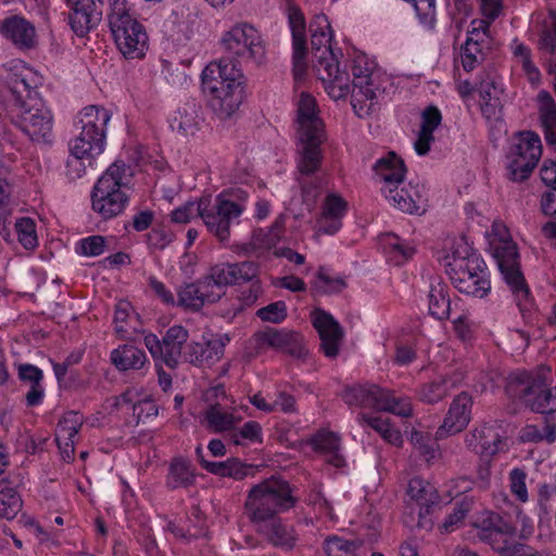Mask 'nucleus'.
Returning a JSON list of instances; mask_svg holds the SVG:
<instances>
[{"label": "nucleus", "instance_id": "f257e3e1", "mask_svg": "<svg viewBox=\"0 0 556 556\" xmlns=\"http://www.w3.org/2000/svg\"><path fill=\"white\" fill-rule=\"evenodd\" d=\"M295 503L289 482L270 477L250 489L244 509L258 533L275 546L290 549L295 545L296 535L292 527L281 522L278 514L292 508Z\"/></svg>", "mask_w": 556, "mask_h": 556}, {"label": "nucleus", "instance_id": "f03ea898", "mask_svg": "<svg viewBox=\"0 0 556 556\" xmlns=\"http://www.w3.org/2000/svg\"><path fill=\"white\" fill-rule=\"evenodd\" d=\"M243 74L228 58L211 62L202 72V88L210 96V105L220 117H230L243 100Z\"/></svg>", "mask_w": 556, "mask_h": 556}, {"label": "nucleus", "instance_id": "7ed1b4c3", "mask_svg": "<svg viewBox=\"0 0 556 556\" xmlns=\"http://www.w3.org/2000/svg\"><path fill=\"white\" fill-rule=\"evenodd\" d=\"M311 43L313 68L325 84L328 94L334 99H343L350 93V77L339 68V62L331 49V29L325 14L316 15L311 24Z\"/></svg>", "mask_w": 556, "mask_h": 556}, {"label": "nucleus", "instance_id": "20e7f679", "mask_svg": "<svg viewBox=\"0 0 556 556\" xmlns=\"http://www.w3.org/2000/svg\"><path fill=\"white\" fill-rule=\"evenodd\" d=\"M130 176V168L117 161L98 179L91 192V204L101 218L111 219L123 213L129 200L125 189Z\"/></svg>", "mask_w": 556, "mask_h": 556}, {"label": "nucleus", "instance_id": "39448f33", "mask_svg": "<svg viewBox=\"0 0 556 556\" xmlns=\"http://www.w3.org/2000/svg\"><path fill=\"white\" fill-rule=\"evenodd\" d=\"M299 139L302 144L299 159L301 173L318 170L321 163L320 143L324 139L323 122L317 115L315 99L302 92L298 103Z\"/></svg>", "mask_w": 556, "mask_h": 556}, {"label": "nucleus", "instance_id": "423d86ee", "mask_svg": "<svg viewBox=\"0 0 556 556\" xmlns=\"http://www.w3.org/2000/svg\"><path fill=\"white\" fill-rule=\"evenodd\" d=\"M109 25L115 43L126 59H141L148 50V35L127 8L126 0H109Z\"/></svg>", "mask_w": 556, "mask_h": 556}, {"label": "nucleus", "instance_id": "0eeeda50", "mask_svg": "<svg viewBox=\"0 0 556 556\" xmlns=\"http://www.w3.org/2000/svg\"><path fill=\"white\" fill-rule=\"evenodd\" d=\"M493 250L503 279L509 287L520 313L525 315L532 309L533 301L520 270L517 245L511 240H500L493 243Z\"/></svg>", "mask_w": 556, "mask_h": 556}, {"label": "nucleus", "instance_id": "6e6552de", "mask_svg": "<svg viewBox=\"0 0 556 556\" xmlns=\"http://www.w3.org/2000/svg\"><path fill=\"white\" fill-rule=\"evenodd\" d=\"M342 397L349 406L374 408L401 417H408L413 413L408 397H396L391 390L377 384L366 383L346 388Z\"/></svg>", "mask_w": 556, "mask_h": 556}, {"label": "nucleus", "instance_id": "1a4fd4ad", "mask_svg": "<svg viewBox=\"0 0 556 556\" xmlns=\"http://www.w3.org/2000/svg\"><path fill=\"white\" fill-rule=\"evenodd\" d=\"M233 194L220 193L214 202L202 198L199 201L200 217L207 227V230L217 237L220 241H227L230 235V226L239 218L244 211V206L236 202L231 197ZM239 199L247 197L245 192L239 191L236 194Z\"/></svg>", "mask_w": 556, "mask_h": 556}, {"label": "nucleus", "instance_id": "9d476101", "mask_svg": "<svg viewBox=\"0 0 556 556\" xmlns=\"http://www.w3.org/2000/svg\"><path fill=\"white\" fill-rule=\"evenodd\" d=\"M222 45L237 63L260 64L265 59V43L258 30L249 23H238L222 37Z\"/></svg>", "mask_w": 556, "mask_h": 556}, {"label": "nucleus", "instance_id": "9b49d317", "mask_svg": "<svg viewBox=\"0 0 556 556\" xmlns=\"http://www.w3.org/2000/svg\"><path fill=\"white\" fill-rule=\"evenodd\" d=\"M542 154L540 137L531 131L520 134L508 154V177L514 181L527 179L535 168Z\"/></svg>", "mask_w": 556, "mask_h": 556}, {"label": "nucleus", "instance_id": "f8f14e48", "mask_svg": "<svg viewBox=\"0 0 556 556\" xmlns=\"http://www.w3.org/2000/svg\"><path fill=\"white\" fill-rule=\"evenodd\" d=\"M111 119V113L104 108L89 105L83 109L78 116L79 136L73 141L75 149L84 147L94 152H103L105 144V127Z\"/></svg>", "mask_w": 556, "mask_h": 556}, {"label": "nucleus", "instance_id": "ddd939ff", "mask_svg": "<svg viewBox=\"0 0 556 556\" xmlns=\"http://www.w3.org/2000/svg\"><path fill=\"white\" fill-rule=\"evenodd\" d=\"M353 88L351 91V104L355 113L363 117L369 114L377 104V90L374 85V64L365 56L354 60L352 66Z\"/></svg>", "mask_w": 556, "mask_h": 556}, {"label": "nucleus", "instance_id": "4468645a", "mask_svg": "<svg viewBox=\"0 0 556 556\" xmlns=\"http://www.w3.org/2000/svg\"><path fill=\"white\" fill-rule=\"evenodd\" d=\"M15 124L31 141L52 142L53 116L42 99H35L34 103L18 109Z\"/></svg>", "mask_w": 556, "mask_h": 556}, {"label": "nucleus", "instance_id": "2eb2a0df", "mask_svg": "<svg viewBox=\"0 0 556 556\" xmlns=\"http://www.w3.org/2000/svg\"><path fill=\"white\" fill-rule=\"evenodd\" d=\"M540 377L532 376L526 371L511 372L506 379L505 391L513 400L521 401L532 412L546 414L556 410V404L551 402L549 393L544 400H534L535 391H540Z\"/></svg>", "mask_w": 556, "mask_h": 556}, {"label": "nucleus", "instance_id": "dca6fc26", "mask_svg": "<svg viewBox=\"0 0 556 556\" xmlns=\"http://www.w3.org/2000/svg\"><path fill=\"white\" fill-rule=\"evenodd\" d=\"M5 84L11 92L16 109H22L41 99L37 88L41 85V76L23 63L14 64L5 76Z\"/></svg>", "mask_w": 556, "mask_h": 556}, {"label": "nucleus", "instance_id": "f3484780", "mask_svg": "<svg viewBox=\"0 0 556 556\" xmlns=\"http://www.w3.org/2000/svg\"><path fill=\"white\" fill-rule=\"evenodd\" d=\"M254 340L258 349L273 348L296 358H302L307 354L303 337L295 331L267 328L256 332Z\"/></svg>", "mask_w": 556, "mask_h": 556}, {"label": "nucleus", "instance_id": "a211bd4d", "mask_svg": "<svg viewBox=\"0 0 556 556\" xmlns=\"http://www.w3.org/2000/svg\"><path fill=\"white\" fill-rule=\"evenodd\" d=\"M472 399L462 392L452 401L442 425L435 432V439L442 440L463 431L471 419Z\"/></svg>", "mask_w": 556, "mask_h": 556}, {"label": "nucleus", "instance_id": "6ab92c4d", "mask_svg": "<svg viewBox=\"0 0 556 556\" xmlns=\"http://www.w3.org/2000/svg\"><path fill=\"white\" fill-rule=\"evenodd\" d=\"M382 192L390 203L404 213L421 215L427 211L428 200L424 186L396 185L389 190L382 189Z\"/></svg>", "mask_w": 556, "mask_h": 556}, {"label": "nucleus", "instance_id": "aec40b11", "mask_svg": "<svg viewBox=\"0 0 556 556\" xmlns=\"http://www.w3.org/2000/svg\"><path fill=\"white\" fill-rule=\"evenodd\" d=\"M0 34L20 50L28 51L38 45L35 25L24 16L14 14L0 21Z\"/></svg>", "mask_w": 556, "mask_h": 556}, {"label": "nucleus", "instance_id": "412c9836", "mask_svg": "<svg viewBox=\"0 0 556 556\" xmlns=\"http://www.w3.org/2000/svg\"><path fill=\"white\" fill-rule=\"evenodd\" d=\"M223 292L212 290L204 277L180 286L177 290V305L191 312L200 311L206 304L220 300Z\"/></svg>", "mask_w": 556, "mask_h": 556}, {"label": "nucleus", "instance_id": "4be33fe9", "mask_svg": "<svg viewBox=\"0 0 556 556\" xmlns=\"http://www.w3.org/2000/svg\"><path fill=\"white\" fill-rule=\"evenodd\" d=\"M225 343L220 337H202V341L190 342L184 352V361L198 366H212L224 355Z\"/></svg>", "mask_w": 556, "mask_h": 556}, {"label": "nucleus", "instance_id": "5701e85b", "mask_svg": "<svg viewBox=\"0 0 556 556\" xmlns=\"http://www.w3.org/2000/svg\"><path fill=\"white\" fill-rule=\"evenodd\" d=\"M289 24L292 33L293 47V76L296 83L302 81L306 76V39L305 20L303 14L294 9L289 11Z\"/></svg>", "mask_w": 556, "mask_h": 556}, {"label": "nucleus", "instance_id": "b1692460", "mask_svg": "<svg viewBox=\"0 0 556 556\" xmlns=\"http://www.w3.org/2000/svg\"><path fill=\"white\" fill-rule=\"evenodd\" d=\"M501 425L484 424L475 428L466 435V445L469 450L481 456H492L504 448L503 433L498 431Z\"/></svg>", "mask_w": 556, "mask_h": 556}, {"label": "nucleus", "instance_id": "393cba45", "mask_svg": "<svg viewBox=\"0 0 556 556\" xmlns=\"http://www.w3.org/2000/svg\"><path fill=\"white\" fill-rule=\"evenodd\" d=\"M313 325L320 338V348L325 355L334 358L339 353L343 330L334 318L323 309H315Z\"/></svg>", "mask_w": 556, "mask_h": 556}, {"label": "nucleus", "instance_id": "a878e982", "mask_svg": "<svg viewBox=\"0 0 556 556\" xmlns=\"http://www.w3.org/2000/svg\"><path fill=\"white\" fill-rule=\"evenodd\" d=\"M407 494L410 500L415 501L420 506L418 525L422 528H431V521H422L426 515H429L431 508L439 505L440 495L430 482L421 478H413L408 482Z\"/></svg>", "mask_w": 556, "mask_h": 556}, {"label": "nucleus", "instance_id": "bb28decb", "mask_svg": "<svg viewBox=\"0 0 556 556\" xmlns=\"http://www.w3.org/2000/svg\"><path fill=\"white\" fill-rule=\"evenodd\" d=\"M463 379L462 372L440 376L420 386L417 393L418 399L425 404L434 405L443 401L453 389L459 386Z\"/></svg>", "mask_w": 556, "mask_h": 556}, {"label": "nucleus", "instance_id": "cd10ccee", "mask_svg": "<svg viewBox=\"0 0 556 556\" xmlns=\"http://www.w3.org/2000/svg\"><path fill=\"white\" fill-rule=\"evenodd\" d=\"M242 420L237 409L228 410L220 404H211L203 412V424L213 432L232 431Z\"/></svg>", "mask_w": 556, "mask_h": 556}, {"label": "nucleus", "instance_id": "c85d7f7f", "mask_svg": "<svg viewBox=\"0 0 556 556\" xmlns=\"http://www.w3.org/2000/svg\"><path fill=\"white\" fill-rule=\"evenodd\" d=\"M189 339V332L180 325L169 327L162 339L164 350V363L175 368L180 359H184L182 346Z\"/></svg>", "mask_w": 556, "mask_h": 556}, {"label": "nucleus", "instance_id": "c756f323", "mask_svg": "<svg viewBox=\"0 0 556 556\" xmlns=\"http://www.w3.org/2000/svg\"><path fill=\"white\" fill-rule=\"evenodd\" d=\"M374 170L384 181L382 189L389 190V188L403 184L406 168L402 159L394 152H389L387 156L375 163Z\"/></svg>", "mask_w": 556, "mask_h": 556}, {"label": "nucleus", "instance_id": "7c9ffc66", "mask_svg": "<svg viewBox=\"0 0 556 556\" xmlns=\"http://www.w3.org/2000/svg\"><path fill=\"white\" fill-rule=\"evenodd\" d=\"M452 260L450 266H452L454 271L453 275H458V273H464L466 276L486 274L484 261L480 255L471 251L467 243L459 244L453 252Z\"/></svg>", "mask_w": 556, "mask_h": 556}, {"label": "nucleus", "instance_id": "2f4dec72", "mask_svg": "<svg viewBox=\"0 0 556 556\" xmlns=\"http://www.w3.org/2000/svg\"><path fill=\"white\" fill-rule=\"evenodd\" d=\"M72 11L68 14V23L73 31L84 37L100 21L103 7L86 5H71Z\"/></svg>", "mask_w": 556, "mask_h": 556}, {"label": "nucleus", "instance_id": "473e14b6", "mask_svg": "<svg viewBox=\"0 0 556 556\" xmlns=\"http://www.w3.org/2000/svg\"><path fill=\"white\" fill-rule=\"evenodd\" d=\"M479 93L483 116L490 121H498L503 110V89L494 80H482L479 85Z\"/></svg>", "mask_w": 556, "mask_h": 556}, {"label": "nucleus", "instance_id": "72a5a7b5", "mask_svg": "<svg viewBox=\"0 0 556 556\" xmlns=\"http://www.w3.org/2000/svg\"><path fill=\"white\" fill-rule=\"evenodd\" d=\"M515 539L516 528L508 522L501 527V530L495 531L492 539H486L484 542L503 556H521L526 545L516 542Z\"/></svg>", "mask_w": 556, "mask_h": 556}, {"label": "nucleus", "instance_id": "f704fd0d", "mask_svg": "<svg viewBox=\"0 0 556 556\" xmlns=\"http://www.w3.org/2000/svg\"><path fill=\"white\" fill-rule=\"evenodd\" d=\"M18 378L29 384V391L25 396L27 406L39 405L45 396V390L41 386L42 370L31 364H22L18 366Z\"/></svg>", "mask_w": 556, "mask_h": 556}, {"label": "nucleus", "instance_id": "c9c22d12", "mask_svg": "<svg viewBox=\"0 0 556 556\" xmlns=\"http://www.w3.org/2000/svg\"><path fill=\"white\" fill-rule=\"evenodd\" d=\"M429 313L437 319L443 320L450 317L451 300L448 287L441 279H433L428 293Z\"/></svg>", "mask_w": 556, "mask_h": 556}, {"label": "nucleus", "instance_id": "e433bc0d", "mask_svg": "<svg viewBox=\"0 0 556 556\" xmlns=\"http://www.w3.org/2000/svg\"><path fill=\"white\" fill-rule=\"evenodd\" d=\"M111 362L121 371L138 370L146 364L147 356L144 351L124 344L111 352Z\"/></svg>", "mask_w": 556, "mask_h": 556}, {"label": "nucleus", "instance_id": "4c0bfd02", "mask_svg": "<svg viewBox=\"0 0 556 556\" xmlns=\"http://www.w3.org/2000/svg\"><path fill=\"white\" fill-rule=\"evenodd\" d=\"M311 443L316 451L326 455L329 464L336 467L344 464V458L340 454V438L334 432L320 431L312 438Z\"/></svg>", "mask_w": 556, "mask_h": 556}, {"label": "nucleus", "instance_id": "58836bf2", "mask_svg": "<svg viewBox=\"0 0 556 556\" xmlns=\"http://www.w3.org/2000/svg\"><path fill=\"white\" fill-rule=\"evenodd\" d=\"M451 280L459 292L475 298L485 296L491 289L486 274L466 276L464 273H458V275H452Z\"/></svg>", "mask_w": 556, "mask_h": 556}, {"label": "nucleus", "instance_id": "ea45409f", "mask_svg": "<svg viewBox=\"0 0 556 556\" xmlns=\"http://www.w3.org/2000/svg\"><path fill=\"white\" fill-rule=\"evenodd\" d=\"M173 131L180 136L193 135L198 129V106L195 103H185L169 122Z\"/></svg>", "mask_w": 556, "mask_h": 556}, {"label": "nucleus", "instance_id": "a19ab883", "mask_svg": "<svg viewBox=\"0 0 556 556\" xmlns=\"http://www.w3.org/2000/svg\"><path fill=\"white\" fill-rule=\"evenodd\" d=\"M102 152H94L84 147L79 150L75 149V143L71 144V154L66 161V175L71 179L80 178L88 166L92 165L94 156Z\"/></svg>", "mask_w": 556, "mask_h": 556}, {"label": "nucleus", "instance_id": "79ce46f5", "mask_svg": "<svg viewBox=\"0 0 556 556\" xmlns=\"http://www.w3.org/2000/svg\"><path fill=\"white\" fill-rule=\"evenodd\" d=\"M540 119L547 144L556 148V105L548 92H540Z\"/></svg>", "mask_w": 556, "mask_h": 556}, {"label": "nucleus", "instance_id": "37998d69", "mask_svg": "<svg viewBox=\"0 0 556 556\" xmlns=\"http://www.w3.org/2000/svg\"><path fill=\"white\" fill-rule=\"evenodd\" d=\"M357 420L362 426H367L378 432L384 441L396 446L402 444L401 432L390 424L389 419L359 414Z\"/></svg>", "mask_w": 556, "mask_h": 556}, {"label": "nucleus", "instance_id": "c03bdc74", "mask_svg": "<svg viewBox=\"0 0 556 556\" xmlns=\"http://www.w3.org/2000/svg\"><path fill=\"white\" fill-rule=\"evenodd\" d=\"M83 426V416L76 412L66 413L59 421L55 431V441L59 448H62V443L66 446H71V441L78 433Z\"/></svg>", "mask_w": 556, "mask_h": 556}, {"label": "nucleus", "instance_id": "a18cd8bd", "mask_svg": "<svg viewBox=\"0 0 556 556\" xmlns=\"http://www.w3.org/2000/svg\"><path fill=\"white\" fill-rule=\"evenodd\" d=\"M194 475L190 467V464L187 460L181 458L174 459L168 469V475L166 478V485L170 490L179 489V488H188L193 484Z\"/></svg>", "mask_w": 556, "mask_h": 556}, {"label": "nucleus", "instance_id": "49530a36", "mask_svg": "<svg viewBox=\"0 0 556 556\" xmlns=\"http://www.w3.org/2000/svg\"><path fill=\"white\" fill-rule=\"evenodd\" d=\"M251 469L252 467L250 465L241 463L238 458L205 464L206 471L220 477H229L235 480L244 479Z\"/></svg>", "mask_w": 556, "mask_h": 556}, {"label": "nucleus", "instance_id": "de8ad7c7", "mask_svg": "<svg viewBox=\"0 0 556 556\" xmlns=\"http://www.w3.org/2000/svg\"><path fill=\"white\" fill-rule=\"evenodd\" d=\"M383 250L394 261L401 265L413 256L415 249L394 233H387L381 237Z\"/></svg>", "mask_w": 556, "mask_h": 556}, {"label": "nucleus", "instance_id": "09e8293b", "mask_svg": "<svg viewBox=\"0 0 556 556\" xmlns=\"http://www.w3.org/2000/svg\"><path fill=\"white\" fill-rule=\"evenodd\" d=\"M205 280L210 282V288L212 290L223 292L225 294L224 288L227 286L235 285L233 276L231 271V263H222L214 265L210 268L207 275L204 276Z\"/></svg>", "mask_w": 556, "mask_h": 556}, {"label": "nucleus", "instance_id": "8fccbe9b", "mask_svg": "<svg viewBox=\"0 0 556 556\" xmlns=\"http://www.w3.org/2000/svg\"><path fill=\"white\" fill-rule=\"evenodd\" d=\"M298 169L300 168L298 167ZM315 172L316 170L303 174L299 170L301 176L298 178V181L302 190V201L308 211L313 210L321 189V180L316 177H311Z\"/></svg>", "mask_w": 556, "mask_h": 556}, {"label": "nucleus", "instance_id": "3c124183", "mask_svg": "<svg viewBox=\"0 0 556 556\" xmlns=\"http://www.w3.org/2000/svg\"><path fill=\"white\" fill-rule=\"evenodd\" d=\"M22 507V498L13 488H4L0 491V519H14Z\"/></svg>", "mask_w": 556, "mask_h": 556}, {"label": "nucleus", "instance_id": "603ef678", "mask_svg": "<svg viewBox=\"0 0 556 556\" xmlns=\"http://www.w3.org/2000/svg\"><path fill=\"white\" fill-rule=\"evenodd\" d=\"M358 547V542L339 536L328 538L324 542V551L328 556H352Z\"/></svg>", "mask_w": 556, "mask_h": 556}, {"label": "nucleus", "instance_id": "864d4df0", "mask_svg": "<svg viewBox=\"0 0 556 556\" xmlns=\"http://www.w3.org/2000/svg\"><path fill=\"white\" fill-rule=\"evenodd\" d=\"M15 228L18 236V241L25 249L31 250L37 247L38 240L35 229V223L30 218H20L15 223Z\"/></svg>", "mask_w": 556, "mask_h": 556}, {"label": "nucleus", "instance_id": "5fc2aeb1", "mask_svg": "<svg viewBox=\"0 0 556 556\" xmlns=\"http://www.w3.org/2000/svg\"><path fill=\"white\" fill-rule=\"evenodd\" d=\"M506 523L508 522L498 514L489 513L477 526V536L483 542L492 539V534Z\"/></svg>", "mask_w": 556, "mask_h": 556}, {"label": "nucleus", "instance_id": "6e6d98bb", "mask_svg": "<svg viewBox=\"0 0 556 556\" xmlns=\"http://www.w3.org/2000/svg\"><path fill=\"white\" fill-rule=\"evenodd\" d=\"M489 26L490 22L485 20H475L471 22V29L468 31V36L465 43H475L477 47L489 48Z\"/></svg>", "mask_w": 556, "mask_h": 556}, {"label": "nucleus", "instance_id": "4d7b16f0", "mask_svg": "<svg viewBox=\"0 0 556 556\" xmlns=\"http://www.w3.org/2000/svg\"><path fill=\"white\" fill-rule=\"evenodd\" d=\"M235 285L253 281L258 276V266L254 262L231 263Z\"/></svg>", "mask_w": 556, "mask_h": 556}, {"label": "nucleus", "instance_id": "13d9d810", "mask_svg": "<svg viewBox=\"0 0 556 556\" xmlns=\"http://www.w3.org/2000/svg\"><path fill=\"white\" fill-rule=\"evenodd\" d=\"M345 288L342 278H331L323 269L317 273V279L314 282V289L320 294L337 293Z\"/></svg>", "mask_w": 556, "mask_h": 556}, {"label": "nucleus", "instance_id": "bf43d9fd", "mask_svg": "<svg viewBox=\"0 0 556 556\" xmlns=\"http://www.w3.org/2000/svg\"><path fill=\"white\" fill-rule=\"evenodd\" d=\"M131 304L128 301H119L114 313L115 331L122 339L128 338L127 321L130 318Z\"/></svg>", "mask_w": 556, "mask_h": 556}, {"label": "nucleus", "instance_id": "052dcab7", "mask_svg": "<svg viewBox=\"0 0 556 556\" xmlns=\"http://www.w3.org/2000/svg\"><path fill=\"white\" fill-rule=\"evenodd\" d=\"M256 315L264 321L279 324L287 317V305L283 301H277L260 308Z\"/></svg>", "mask_w": 556, "mask_h": 556}, {"label": "nucleus", "instance_id": "680f3d73", "mask_svg": "<svg viewBox=\"0 0 556 556\" xmlns=\"http://www.w3.org/2000/svg\"><path fill=\"white\" fill-rule=\"evenodd\" d=\"M485 50L475 43H465L462 48V63L465 71L470 72L476 68L484 60Z\"/></svg>", "mask_w": 556, "mask_h": 556}, {"label": "nucleus", "instance_id": "e2e57ef3", "mask_svg": "<svg viewBox=\"0 0 556 556\" xmlns=\"http://www.w3.org/2000/svg\"><path fill=\"white\" fill-rule=\"evenodd\" d=\"M106 240L102 236H90L78 242L77 252L85 256H98L105 251Z\"/></svg>", "mask_w": 556, "mask_h": 556}, {"label": "nucleus", "instance_id": "0e129e2a", "mask_svg": "<svg viewBox=\"0 0 556 556\" xmlns=\"http://www.w3.org/2000/svg\"><path fill=\"white\" fill-rule=\"evenodd\" d=\"M469 510H470V504L468 502L463 501V502L456 503L453 511L445 518L441 528L445 532L454 531L456 528H458L462 525V522L466 518Z\"/></svg>", "mask_w": 556, "mask_h": 556}, {"label": "nucleus", "instance_id": "69168bd1", "mask_svg": "<svg viewBox=\"0 0 556 556\" xmlns=\"http://www.w3.org/2000/svg\"><path fill=\"white\" fill-rule=\"evenodd\" d=\"M262 433V427L256 421L245 422L239 431L232 430L230 433V440L233 444H242V440L255 441Z\"/></svg>", "mask_w": 556, "mask_h": 556}, {"label": "nucleus", "instance_id": "338daca9", "mask_svg": "<svg viewBox=\"0 0 556 556\" xmlns=\"http://www.w3.org/2000/svg\"><path fill=\"white\" fill-rule=\"evenodd\" d=\"M526 478V472L519 468L513 469L509 473L510 491L522 503L528 501Z\"/></svg>", "mask_w": 556, "mask_h": 556}, {"label": "nucleus", "instance_id": "774afa93", "mask_svg": "<svg viewBox=\"0 0 556 556\" xmlns=\"http://www.w3.org/2000/svg\"><path fill=\"white\" fill-rule=\"evenodd\" d=\"M539 49L556 54V17L549 26H545L539 40Z\"/></svg>", "mask_w": 556, "mask_h": 556}]
</instances>
